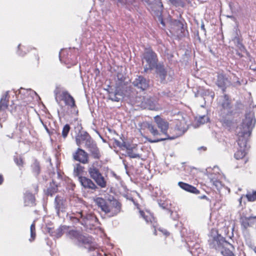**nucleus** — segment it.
I'll return each mask as SVG.
<instances>
[{"mask_svg": "<svg viewBox=\"0 0 256 256\" xmlns=\"http://www.w3.org/2000/svg\"><path fill=\"white\" fill-rule=\"evenodd\" d=\"M124 146H123V149L126 148V152L129 151V150H131L132 148H134V147H132L130 144H126L125 142L124 144Z\"/></svg>", "mask_w": 256, "mask_h": 256, "instance_id": "43", "label": "nucleus"}, {"mask_svg": "<svg viewBox=\"0 0 256 256\" xmlns=\"http://www.w3.org/2000/svg\"><path fill=\"white\" fill-rule=\"evenodd\" d=\"M124 142H121L118 140H114V144L121 149L123 150V146Z\"/></svg>", "mask_w": 256, "mask_h": 256, "instance_id": "42", "label": "nucleus"}, {"mask_svg": "<svg viewBox=\"0 0 256 256\" xmlns=\"http://www.w3.org/2000/svg\"><path fill=\"white\" fill-rule=\"evenodd\" d=\"M116 78L118 81V84L122 86L125 80V78L122 74L118 73L116 76Z\"/></svg>", "mask_w": 256, "mask_h": 256, "instance_id": "35", "label": "nucleus"}, {"mask_svg": "<svg viewBox=\"0 0 256 256\" xmlns=\"http://www.w3.org/2000/svg\"><path fill=\"white\" fill-rule=\"evenodd\" d=\"M140 106L144 108H148L150 110H154L157 108L156 102L152 98L148 96H144L142 98Z\"/></svg>", "mask_w": 256, "mask_h": 256, "instance_id": "15", "label": "nucleus"}, {"mask_svg": "<svg viewBox=\"0 0 256 256\" xmlns=\"http://www.w3.org/2000/svg\"><path fill=\"white\" fill-rule=\"evenodd\" d=\"M0 127H2V126L1 125V124H0Z\"/></svg>", "mask_w": 256, "mask_h": 256, "instance_id": "58", "label": "nucleus"}, {"mask_svg": "<svg viewBox=\"0 0 256 256\" xmlns=\"http://www.w3.org/2000/svg\"><path fill=\"white\" fill-rule=\"evenodd\" d=\"M78 215H80V218H82V213H80V214H78Z\"/></svg>", "mask_w": 256, "mask_h": 256, "instance_id": "51", "label": "nucleus"}, {"mask_svg": "<svg viewBox=\"0 0 256 256\" xmlns=\"http://www.w3.org/2000/svg\"><path fill=\"white\" fill-rule=\"evenodd\" d=\"M45 128H46V130L47 131V132H49L48 129L47 128V127L46 126H45Z\"/></svg>", "mask_w": 256, "mask_h": 256, "instance_id": "50", "label": "nucleus"}, {"mask_svg": "<svg viewBox=\"0 0 256 256\" xmlns=\"http://www.w3.org/2000/svg\"><path fill=\"white\" fill-rule=\"evenodd\" d=\"M246 197L250 202H254L256 200V192H254L252 194H248L246 195Z\"/></svg>", "mask_w": 256, "mask_h": 256, "instance_id": "36", "label": "nucleus"}, {"mask_svg": "<svg viewBox=\"0 0 256 256\" xmlns=\"http://www.w3.org/2000/svg\"><path fill=\"white\" fill-rule=\"evenodd\" d=\"M134 86L142 90L147 88L149 86V80L142 76H137L132 82Z\"/></svg>", "mask_w": 256, "mask_h": 256, "instance_id": "13", "label": "nucleus"}, {"mask_svg": "<svg viewBox=\"0 0 256 256\" xmlns=\"http://www.w3.org/2000/svg\"><path fill=\"white\" fill-rule=\"evenodd\" d=\"M154 68L156 72L162 82H164L167 75V72L163 65L158 64Z\"/></svg>", "mask_w": 256, "mask_h": 256, "instance_id": "20", "label": "nucleus"}, {"mask_svg": "<svg viewBox=\"0 0 256 256\" xmlns=\"http://www.w3.org/2000/svg\"><path fill=\"white\" fill-rule=\"evenodd\" d=\"M160 231L162 232L164 235L167 236L168 234V232L166 230H159Z\"/></svg>", "mask_w": 256, "mask_h": 256, "instance_id": "46", "label": "nucleus"}, {"mask_svg": "<svg viewBox=\"0 0 256 256\" xmlns=\"http://www.w3.org/2000/svg\"><path fill=\"white\" fill-rule=\"evenodd\" d=\"M173 4L176 6H182V2L181 0H170Z\"/></svg>", "mask_w": 256, "mask_h": 256, "instance_id": "41", "label": "nucleus"}, {"mask_svg": "<svg viewBox=\"0 0 256 256\" xmlns=\"http://www.w3.org/2000/svg\"><path fill=\"white\" fill-rule=\"evenodd\" d=\"M55 208L56 210V214L58 216L60 212H63L66 208V201L59 196H56L55 198Z\"/></svg>", "mask_w": 256, "mask_h": 256, "instance_id": "18", "label": "nucleus"}, {"mask_svg": "<svg viewBox=\"0 0 256 256\" xmlns=\"http://www.w3.org/2000/svg\"><path fill=\"white\" fill-rule=\"evenodd\" d=\"M35 198L34 196L29 192H26L24 196V202L26 206H32L34 204Z\"/></svg>", "mask_w": 256, "mask_h": 256, "instance_id": "22", "label": "nucleus"}, {"mask_svg": "<svg viewBox=\"0 0 256 256\" xmlns=\"http://www.w3.org/2000/svg\"><path fill=\"white\" fill-rule=\"evenodd\" d=\"M8 92H6L1 98L0 100V108H7L8 107Z\"/></svg>", "mask_w": 256, "mask_h": 256, "instance_id": "25", "label": "nucleus"}, {"mask_svg": "<svg viewBox=\"0 0 256 256\" xmlns=\"http://www.w3.org/2000/svg\"><path fill=\"white\" fill-rule=\"evenodd\" d=\"M14 162L18 166H22L23 161L20 157L18 158V156L15 157L14 158Z\"/></svg>", "mask_w": 256, "mask_h": 256, "instance_id": "40", "label": "nucleus"}, {"mask_svg": "<svg viewBox=\"0 0 256 256\" xmlns=\"http://www.w3.org/2000/svg\"><path fill=\"white\" fill-rule=\"evenodd\" d=\"M156 230H154V234H156Z\"/></svg>", "mask_w": 256, "mask_h": 256, "instance_id": "57", "label": "nucleus"}, {"mask_svg": "<svg viewBox=\"0 0 256 256\" xmlns=\"http://www.w3.org/2000/svg\"><path fill=\"white\" fill-rule=\"evenodd\" d=\"M78 180L81 185L85 188H89L95 190L98 188L97 186L90 178L84 176H79Z\"/></svg>", "mask_w": 256, "mask_h": 256, "instance_id": "17", "label": "nucleus"}, {"mask_svg": "<svg viewBox=\"0 0 256 256\" xmlns=\"http://www.w3.org/2000/svg\"><path fill=\"white\" fill-rule=\"evenodd\" d=\"M254 71H256V68H254Z\"/></svg>", "mask_w": 256, "mask_h": 256, "instance_id": "55", "label": "nucleus"}, {"mask_svg": "<svg viewBox=\"0 0 256 256\" xmlns=\"http://www.w3.org/2000/svg\"><path fill=\"white\" fill-rule=\"evenodd\" d=\"M208 242L210 248L220 251L224 256H235L230 250L229 247L233 248L232 245L226 241L220 235L217 234L216 236H211Z\"/></svg>", "mask_w": 256, "mask_h": 256, "instance_id": "4", "label": "nucleus"}, {"mask_svg": "<svg viewBox=\"0 0 256 256\" xmlns=\"http://www.w3.org/2000/svg\"><path fill=\"white\" fill-rule=\"evenodd\" d=\"M7 108H0V120L4 121L7 118L6 110Z\"/></svg>", "mask_w": 256, "mask_h": 256, "instance_id": "33", "label": "nucleus"}, {"mask_svg": "<svg viewBox=\"0 0 256 256\" xmlns=\"http://www.w3.org/2000/svg\"><path fill=\"white\" fill-rule=\"evenodd\" d=\"M218 104L220 107V114L223 117L228 115L232 112V105L231 100L226 94L220 98Z\"/></svg>", "mask_w": 256, "mask_h": 256, "instance_id": "9", "label": "nucleus"}, {"mask_svg": "<svg viewBox=\"0 0 256 256\" xmlns=\"http://www.w3.org/2000/svg\"><path fill=\"white\" fill-rule=\"evenodd\" d=\"M208 118L206 116H200L198 120V122L200 123V124H204L205 122H208Z\"/></svg>", "mask_w": 256, "mask_h": 256, "instance_id": "38", "label": "nucleus"}, {"mask_svg": "<svg viewBox=\"0 0 256 256\" xmlns=\"http://www.w3.org/2000/svg\"><path fill=\"white\" fill-rule=\"evenodd\" d=\"M256 120L253 113L246 114L242 124L236 128L238 140H237L239 148L234 154L237 160L242 158L246 154L248 148L246 142L248 138L250 136L254 128Z\"/></svg>", "mask_w": 256, "mask_h": 256, "instance_id": "1", "label": "nucleus"}, {"mask_svg": "<svg viewBox=\"0 0 256 256\" xmlns=\"http://www.w3.org/2000/svg\"><path fill=\"white\" fill-rule=\"evenodd\" d=\"M178 185L180 188L185 190L186 191L196 194H199L200 192L199 190H197L196 188L186 183L180 182H178Z\"/></svg>", "mask_w": 256, "mask_h": 256, "instance_id": "21", "label": "nucleus"}, {"mask_svg": "<svg viewBox=\"0 0 256 256\" xmlns=\"http://www.w3.org/2000/svg\"><path fill=\"white\" fill-rule=\"evenodd\" d=\"M256 217L244 218L242 220V226L246 229L249 226H251L254 222Z\"/></svg>", "mask_w": 256, "mask_h": 256, "instance_id": "23", "label": "nucleus"}, {"mask_svg": "<svg viewBox=\"0 0 256 256\" xmlns=\"http://www.w3.org/2000/svg\"><path fill=\"white\" fill-rule=\"evenodd\" d=\"M85 147L94 158L98 160L100 158V152L97 146L96 142L94 140Z\"/></svg>", "mask_w": 256, "mask_h": 256, "instance_id": "12", "label": "nucleus"}, {"mask_svg": "<svg viewBox=\"0 0 256 256\" xmlns=\"http://www.w3.org/2000/svg\"><path fill=\"white\" fill-rule=\"evenodd\" d=\"M90 216H86V220H88V217H90Z\"/></svg>", "mask_w": 256, "mask_h": 256, "instance_id": "52", "label": "nucleus"}, {"mask_svg": "<svg viewBox=\"0 0 256 256\" xmlns=\"http://www.w3.org/2000/svg\"><path fill=\"white\" fill-rule=\"evenodd\" d=\"M66 234L69 238L73 240L76 245L88 249V252L98 248V244L91 236H83L78 231L74 230H70Z\"/></svg>", "mask_w": 256, "mask_h": 256, "instance_id": "2", "label": "nucleus"}, {"mask_svg": "<svg viewBox=\"0 0 256 256\" xmlns=\"http://www.w3.org/2000/svg\"><path fill=\"white\" fill-rule=\"evenodd\" d=\"M3 182V178L2 175H0V185L2 184Z\"/></svg>", "mask_w": 256, "mask_h": 256, "instance_id": "49", "label": "nucleus"}, {"mask_svg": "<svg viewBox=\"0 0 256 256\" xmlns=\"http://www.w3.org/2000/svg\"><path fill=\"white\" fill-rule=\"evenodd\" d=\"M146 5L149 10L154 12L158 16V20L163 26H165L164 22L162 17V4L161 0H142Z\"/></svg>", "mask_w": 256, "mask_h": 256, "instance_id": "7", "label": "nucleus"}, {"mask_svg": "<svg viewBox=\"0 0 256 256\" xmlns=\"http://www.w3.org/2000/svg\"><path fill=\"white\" fill-rule=\"evenodd\" d=\"M83 167L80 164H76L74 170V175L78 176L83 170Z\"/></svg>", "mask_w": 256, "mask_h": 256, "instance_id": "31", "label": "nucleus"}, {"mask_svg": "<svg viewBox=\"0 0 256 256\" xmlns=\"http://www.w3.org/2000/svg\"><path fill=\"white\" fill-rule=\"evenodd\" d=\"M70 130V126L68 124H66L64 126V128H62V136L63 138H66Z\"/></svg>", "mask_w": 256, "mask_h": 256, "instance_id": "32", "label": "nucleus"}, {"mask_svg": "<svg viewBox=\"0 0 256 256\" xmlns=\"http://www.w3.org/2000/svg\"><path fill=\"white\" fill-rule=\"evenodd\" d=\"M135 147L134 148H132L131 150H129V151L126 152V154L128 156H129L130 158H141V155L137 154L135 152H134V150Z\"/></svg>", "mask_w": 256, "mask_h": 256, "instance_id": "30", "label": "nucleus"}, {"mask_svg": "<svg viewBox=\"0 0 256 256\" xmlns=\"http://www.w3.org/2000/svg\"><path fill=\"white\" fill-rule=\"evenodd\" d=\"M92 140H93L88 134L84 131L80 132L76 136V144L78 146H80L83 142H84L85 146H86Z\"/></svg>", "mask_w": 256, "mask_h": 256, "instance_id": "11", "label": "nucleus"}, {"mask_svg": "<svg viewBox=\"0 0 256 256\" xmlns=\"http://www.w3.org/2000/svg\"><path fill=\"white\" fill-rule=\"evenodd\" d=\"M20 44H18V55L20 56H24L26 54V52H22V51L21 52V50H20Z\"/></svg>", "mask_w": 256, "mask_h": 256, "instance_id": "44", "label": "nucleus"}, {"mask_svg": "<svg viewBox=\"0 0 256 256\" xmlns=\"http://www.w3.org/2000/svg\"><path fill=\"white\" fill-rule=\"evenodd\" d=\"M74 158L76 160L82 164L88 162V154L83 150L78 148L74 154Z\"/></svg>", "mask_w": 256, "mask_h": 256, "instance_id": "16", "label": "nucleus"}, {"mask_svg": "<svg viewBox=\"0 0 256 256\" xmlns=\"http://www.w3.org/2000/svg\"><path fill=\"white\" fill-rule=\"evenodd\" d=\"M254 252L256 253V247L254 248Z\"/></svg>", "mask_w": 256, "mask_h": 256, "instance_id": "53", "label": "nucleus"}, {"mask_svg": "<svg viewBox=\"0 0 256 256\" xmlns=\"http://www.w3.org/2000/svg\"><path fill=\"white\" fill-rule=\"evenodd\" d=\"M174 24L176 26V28H172V30L173 31L175 30H176V32L178 35L180 34V33L182 32V30H184V27L183 24L178 20H174Z\"/></svg>", "mask_w": 256, "mask_h": 256, "instance_id": "27", "label": "nucleus"}, {"mask_svg": "<svg viewBox=\"0 0 256 256\" xmlns=\"http://www.w3.org/2000/svg\"><path fill=\"white\" fill-rule=\"evenodd\" d=\"M60 60L62 61V59H61L60 56Z\"/></svg>", "mask_w": 256, "mask_h": 256, "instance_id": "56", "label": "nucleus"}, {"mask_svg": "<svg viewBox=\"0 0 256 256\" xmlns=\"http://www.w3.org/2000/svg\"><path fill=\"white\" fill-rule=\"evenodd\" d=\"M140 216L145 220L148 222L149 221H151L152 216H145L144 212L140 210Z\"/></svg>", "mask_w": 256, "mask_h": 256, "instance_id": "39", "label": "nucleus"}, {"mask_svg": "<svg viewBox=\"0 0 256 256\" xmlns=\"http://www.w3.org/2000/svg\"><path fill=\"white\" fill-rule=\"evenodd\" d=\"M230 82H229L228 78L222 74H219L217 76V80L216 82V85L222 90H224L226 86L229 84Z\"/></svg>", "mask_w": 256, "mask_h": 256, "instance_id": "19", "label": "nucleus"}, {"mask_svg": "<svg viewBox=\"0 0 256 256\" xmlns=\"http://www.w3.org/2000/svg\"><path fill=\"white\" fill-rule=\"evenodd\" d=\"M158 204L162 209H168L169 205H170L167 202L162 201V200H158Z\"/></svg>", "mask_w": 256, "mask_h": 256, "instance_id": "34", "label": "nucleus"}, {"mask_svg": "<svg viewBox=\"0 0 256 256\" xmlns=\"http://www.w3.org/2000/svg\"><path fill=\"white\" fill-rule=\"evenodd\" d=\"M88 172L90 178L93 179L97 185L101 188H105L107 186V182L104 177L100 172L99 170L94 165L88 168Z\"/></svg>", "mask_w": 256, "mask_h": 256, "instance_id": "8", "label": "nucleus"}, {"mask_svg": "<svg viewBox=\"0 0 256 256\" xmlns=\"http://www.w3.org/2000/svg\"><path fill=\"white\" fill-rule=\"evenodd\" d=\"M147 128L150 132L154 136H160L161 133L160 132L157 128L152 124L148 123L147 124Z\"/></svg>", "mask_w": 256, "mask_h": 256, "instance_id": "26", "label": "nucleus"}, {"mask_svg": "<svg viewBox=\"0 0 256 256\" xmlns=\"http://www.w3.org/2000/svg\"><path fill=\"white\" fill-rule=\"evenodd\" d=\"M200 28L204 32H206V30L204 28V23H202V24H201Z\"/></svg>", "mask_w": 256, "mask_h": 256, "instance_id": "48", "label": "nucleus"}, {"mask_svg": "<svg viewBox=\"0 0 256 256\" xmlns=\"http://www.w3.org/2000/svg\"><path fill=\"white\" fill-rule=\"evenodd\" d=\"M62 99L66 106L73 109V113L76 114L78 110H76L74 100L68 92L64 91L62 92Z\"/></svg>", "mask_w": 256, "mask_h": 256, "instance_id": "14", "label": "nucleus"}, {"mask_svg": "<svg viewBox=\"0 0 256 256\" xmlns=\"http://www.w3.org/2000/svg\"><path fill=\"white\" fill-rule=\"evenodd\" d=\"M27 92H30V94H34L35 96H37V94L35 92L32 90H28Z\"/></svg>", "mask_w": 256, "mask_h": 256, "instance_id": "47", "label": "nucleus"}, {"mask_svg": "<svg viewBox=\"0 0 256 256\" xmlns=\"http://www.w3.org/2000/svg\"><path fill=\"white\" fill-rule=\"evenodd\" d=\"M202 95L204 96V100H206L208 101L212 102L213 100L214 94L213 92L208 90H204V92L202 93Z\"/></svg>", "mask_w": 256, "mask_h": 256, "instance_id": "24", "label": "nucleus"}, {"mask_svg": "<svg viewBox=\"0 0 256 256\" xmlns=\"http://www.w3.org/2000/svg\"><path fill=\"white\" fill-rule=\"evenodd\" d=\"M33 171L36 174H38L40 172V167L38 164L37 162H35L32 166Z\"/></svg>", "mask_w": 256, "mask_h": 256, "instance_id": "37", "label": "nucleus"}, {"mask_svg": "<svg viewBox=\"0 0 256 256\" xmlns=\"http://www.w3.org/2000/svg\"><path fill=\"white\" fill-rule=\"evenodd\" d=\"M108 94V98L113 102H120L124 96V92L120 86H117L114 90L112 89L106 90Z\"/></svg>", "mask_w": 256, "mask_h": 256, "instance_id": "10", "label": "nucleus"}, {"mask_svg": "<svg viewBox=\"0 0 256 256\" xmlns=\"http://www.w3.org/2000/svg\"><path fill=\"white\" fill-rule=\"evenodd\" d=\"M228 18H232V16H228Z\"/></svg>", "mask_w": 256, "mask_h": 256, "instance_id": "54", "label": "nucleus"}, {"mask_svg": "<svg viewBox=\"0 0 256 256\" xmlns=\"http://www.w3.org/2000/svg\"><path fill=\"white\" fill-rule=\"evenodd\" d=\"M66 230L67 228L66 226H60L54 231V236L57 238H58L60 237Z\"/></svg>", "mask_w": 256, "mask_h": 256, "instance_id": "28", "label": "nucleus"}, {"mask_svg": "<svg viewBox=\"0 0 256 256\" xmlns=\"http://www.w3.org/2000/svg\"><path fill=\"white\" fill-rule=\"evenodd\" d=\"M95 202L101 210L108 216H114L120 211V204L113 198L106 200L102 198H97Z\"/></svg>", "mask_w": 256, "mask_h": 256, "instance_id": "3", "label": "nucleus"}, {"mask_svg": "<svg viewBox=\"0 0 256 256\" xmlns=\"http://www.w3.org/2000/svg\"><path fill=\"white\" fill-rule=\"evenodd\" d=\"M30 238L29 239V240L31 242L33 241L36 238V226L34 222L31 224L30 227Z\"/></svg>", "mask_w": 256, "mask_h": 256, "instance_id": "29", "label": "nucleus"}, {"mask_svg": "<svg viewBox=\"0 0 256 256\" xmlns=\"http://www.w3.org/2000/svg\"><path fill=\"white\" fill-rule=\"evenodd\" d=\"M154 120L158 127L160 130L161 133L164 135L165 136L164 138L154 139L147 138V140L148 142L151 143H156L166 140H174L175 138V137H170L167 134V130L168 128V123L166 120L161 118L159 116H154Z\"/></svg>", "mask_w": 256, "mask_h": 256, "instance_id": "6", "label": "nucleus"}, {"mask_svg": "<svg viewBox=\"0 0 256 256\" xmlns=\"http://www.w3.org/2000/svg\"><path fill=\"white\" fill-rule=\"evenodd\" d=\"M156 54L151 48H146L142 56L144 72H148L153 70L158 64Z\"/></svg>", "mask_w": 256, "mask_h": 256, "instance_id": "5", "label": "nucleus"}, {"mask_svg": "<svg viewBox=\"0 0 256 256\" xmlns=\"http://www.w3.org/2000/svg\"><path fill=\"white\" fill-rule=\"evenodd\" d=\"M213 182H214V184L215 185V186H216V188H218L220 187L221 183L220 181L216 180V181H214Z\"/></svg>", "mask_w": 256, "mask_h": 256, "instance_id": "45", "label": "nucleus"}]
</instances>
